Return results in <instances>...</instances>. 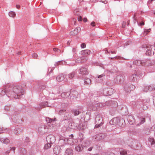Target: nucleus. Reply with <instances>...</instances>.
<instances>
[{"label":"nucleus","mask_w":155,"mask_h":155,"mask_svg":"<svg viewBox=\"0 0 155 155\" xmlns=\"http://www.w3.org/2000/svg\"><path fill=\"white\" fill-rule=\"evenodd\" d=\"M8 87L7 96L9 98L19 99L23 94L24 89L20 85L12 86L9 84H7Z\"/></svg>","instance_id":"f257e3e1"},{"label":"nucleus","mask_w":155,"mask_h":155,"mask_svg":"<svg viewBox=\"0 0 155 155\" xmlns=\"http://www.w3.org/2000/svg\"><path fill=\"white\" fill-rule=\"evenodd\" d=\"M91 96L90 97L91 103H87V104L88 106L91 107L93 110H96L97 109V108H96L95 107H94V108H93V106L96 107H104L105 105L107 104V101L103 104L101 103H97L96 104L95 103L94 104V103L93 102V95L91 94Z\"/></svg>","instance_id":"f03ea898"},{"label":"nucleus","mask_w":155,"mask_h":155,"mask_svg":"<svg viewBox=\"0 0 155 155\" xmlns=\"http://www.w3.org/2000/svg\"><path fill=\"white\" fill-rule=\"evenodd\" d=\"M73 137L74 135L72 134L69 136L68 138H64V139L63 140L65 143L72 145L74 144L75 143H76L77 142V140L74 139Z\"/></svg>","instance_id":"7ed1b4c3"},{"label":"nucleus","mask_w":155,"mask_h":155,"mask_svg":"<svg viewBox=\"0 0 155 155\" xmlns=\"http://www.w3.org/2000/svg\"><path fill=\"white\" fill-rule=\"evenodd\" d=\"M102 118L100 114L96 115L95 118V124H96L94 128H97L101 126L103 124Z\"/></svg>","instance_id":"20e7f679"},{"label":"nucleus","mask_w":155,"mask_h":155,"mask_svg":"<svg viewBox=\"0 0 155 155\" xmlns=\"http://www.w3.org/2000/svg\"><path fill=\"white\" fill-rule=\"evenodd\" d=\"M87 141H86L85 142H82V143L76 145L75 147V150L78 152H80L82 150L84 147L87 146L86 144Z\"/></svg>","instance_id":"39448f33"},{"label":"nucleus","mask_w":155,"mask_h":155,"mask_svg":"<svg viewBox=\"0 0 155 155\" xmlns=\"http://www.w3.org/2000/svg\"><path fill=\"white\" fill-rule=\"evenodd\" d=\"M135 87L134 85L131 84H126L125 86V90L126 92H130L131 91L135 89Z\"/></svg>","instance_id":"423d86ee"},{"label":"nucleus","mask_w":155,"mask_h":155,"mask_svg":"<svg viewBox=\"0 0 155 155\" xmlns=\"http://www.w3.org/2000/svg\"><path fill=\"white\" fill-rule=\"evenodd\" d=\"M46 140L47 143L53 144L55 142V137L53 135H49L47 137Z\"/></svg>","instance_id":"0eeeda50"},{"label":"nucleus","mask_w":155,"mask_h":155,"mask_svg":"<svg viewBox=\"0 0 155 155\" xmlns=\"http://www.w3.org/2000/svg\"><path fill=\"white\" fill-rule=\"evenodd\" d=\"M76 122V121H74L70 123L69 124V127L72 129H75L77 128L78 129V126H79V123Z\"/></svg>","instance_id":"6e6552de"},{"label":"nucleus","mask_w":155,"mask_h":155,"mask_svg":"<svg viewBox=\"0 0 155 155\" xmlns=\"http://www.w3.org/2000/svg\"><path fill=\"white\" fill-rule=\"evenodd\" d=\"M127 119L128 122L130 124H133L135 122V119L133 115H129L127 116Z\"/></svg>","instance_id":"1a4fd4ad"},{"label":"nucleus","mask_w":155,"mask_h":155,"mask_svg":"<svg viewBox=\"0 0 155 155\" xmlns=\"http://www.w3.org/2000/svg\"><path fill=\"white\" fill-rule=\"evenodd\" d=\"M124 75L120 74L117 75L116 78L117 82L120 83L123 82L124 80Z\"/></svg>","instance_id":"9d476101"},{"label":"nucleus","mask_w":155,"mask_h":155,"mask_svg":"<svg viewBox=\"0 0 155 155\" xmlns=\"http://www.w3.org/2000/svg\"><path fill=\"white\" fill-rule=\"evenodd\" d=\"M143 61H145L144 63L143 64V66H149L155 64V61L154 60L151 61V60L147 59Z\"/></svg>","instance_id":"9b49d317"},{"label":"nucleus","mask_w":155,"mask_h":155,"mask_svg":"<svg viewBox=\"0 0 155 155\" xmlns=\"http://www.w3.org/2000/svg\"><path fill=\"white\" fill-rule=\"evenodd\" d=\"M106 137L105 134L101 133L96 135L95 136V139L97 140H100L104 139Z\"/></svg>","instance_id":"f8f14e48"},{"label":"nucleus","mask_w":155,"mask_h":155,"mask_svg":"<svg viewBox=\"0 0 155 155\" xmlns=\"http://www.w3.org/2000/svg\"><path fill=\"white\" fill-rule=\"evenodd\" d=\"M52 104L49 105L47 101L43 102L41 103L40 104V108L42 109L46 107H52Z\"/></svg>","instance_id":"ddd939ff"},{"label":"nucleus","mask_w":155,"mask_h":155,"mask_svg":"<svg viewBox=\"0 0 155 155\" xmlns=\"http://www.w3.org/2000/svg\"><path fill=\"white\" fill-rule=\"evenodd\" d=\"M79 74H82L87 75L89 73L87 68L84 67L80 68L79 70Z\"/></svg>","instance_id":"4468645a"},{"label":"nucleus","mask_w":155,"mask_h":155,"mask_svg":"<svg viewBox=\"0 0 155 155\" xmlns=\"http://www.w3.org/2000/svg\"><path fill=\"white\" fill-rule=\"evenodd\" d=\"M137 74H133L130 77L129 79L132 82H136L137 81Z\"/></svg>","instance_id":"2eb2a0df"},{"label":"nucleus","mask_w":155,"mask_h":155,"mask_svg":"<svg viewBox=\"0 0 155 155\" xmlns=\"http://www.w3.org/2000/svg\"><path fill=\"white\" fill-rule=\"evenodd\" d=\"M46 127L44 125H41L38 128V131L41 134H43L46 132Z\"/></svg>","instance_id":"dca6fc26"},{"label":"nucleus","mask_w":155,"mask_h":155,"mask_svg":"<svg viewBox=\"0 0 155 155\" xmlns=\"http://www.w3.org/2000/svg\"><path fill=\"white\" fill-rule=\"evenodd\" d=\"M72 113L74 116L78 115L82 112V110L80 109H74L71 110Z\"/></svg>","instance_id":"f3484780"},{"label":"nucleus","mask_w":155,"mask_h":155,"mask_svg":"<svg viewBox=\"0 0 155 155\" xmlns=\"http://www.w3.org/2000/svg\"><path fill=\"white\" fill-rule=\"evenodd\" d=\"M81 30V28L80 27H78L74 29L73 31H72L70 32V35L73 36L76 35Z\"/></svg>","instance_id":"a211bd4d"},{"label":"nucleus","mask_w":155,"mask_h":155,"mask_svg":"<svg viewBox=\"0 0 155 155\" xmlns=\"http://www.w3.org/2000/svg\"><path fill=\"white\" fill-rule=\"evenodd\" d=\"M118 121H119L118 118H114L110 121L109 123L110 124L116 125H117Z\"/></svg>","instance_id":"6ab92c4d"},{"label":"nucleus","mask_w":155,"mask_h":155,"mask_svg":"<svg viewBox=\"0 0 155 155\" xmlns=\"http://www.w3.org/2000/svg\"><path fill=\"white\" fill-rule=\"evenodd\" d=\"M145 61L142 60H136L133 62V64L137 66H140L141 65L143 66V64L145 62Z\"/></svg>","instance_id":"aec40b11"},{"label":"nucleus","mask_w":155,"mask_h":155,"mask_svg":"<svg viewBox=\"0 0 155 155\" xmlns=\"http://www.w3.org/2000/svg\"><path fill=\"white\" fill-rule=\"evenodd\" d=\"M54 153L56 155L58 154L61 151V147L60 146H56L54 148Z\"/></svg>","instance_id":"412c9836"},{"label":"nucleus","mask_w":155,"mask_h":155,"mask_svg":"<svg viewBox=\"0 0 155 155\" xmlns=\"http://www.w3.org/2000/svg\"><path fill=\"white\" fill-rule=\"evenodd\" d=\"M117 125L120 127H123L125 124V121L122 118H119V121L117 122Z\"/></svg>","instance_id":"4be33fe9"},{"label":"nucleus","mask_w":155,"mask_h":155,"mask_svg":"<svg viewBox=\"0 0 155 155\" xmlns=\"http://www.w3.org/2000/svg\"><path fill=\"white\" fill-rule=\"evenodd\" d=\"M64 76L63 74L58 75L56 78V80L58 82L64 80Z\"/></svg>","instance_id":"5701e85b"},{"label":"nucleus","mask_w":155,"mask_h":155,"mask_svg":"<svg viewBox=\"0 0 155 155\" xmlns=\"http://www.w3.org/2000/svg\"><path fill=\"white\" fill-rule=\"evenodd\" d=\"M0 141L2 143L7 144L10 142V140L7 138L2 137L0 138Z\"/></svg>","instance_id":"b1692460"},{"label":"nucleus","mask_w":155,"mask_h":155,"mask_svg":"<svg viewBox=\"0 0 155 155\" xmlns=\"http://www.w3.org/2000/svg\"><path fill=\"white\" fill-rule=\"evenodd\" d=\"M71 93L70 92H63L61 94V97L64 98H66L70 95Z\"/></svg>","instance_id":"393cba45"},{"label":"nucleus","mask_w":155,"mask_h":155,"mask_svg":"<svg viewBox=\"0 0 155 155\" xmlns=\"http://www.w3.org/2000/svg\"><path fill=\"white\" fill-rule=\"evenodd\" d=\"M91 53V51L88 49L82 51H81V54L82 55H87Z\"/></svg>","instance_id":"a878e982"},{"label":"nucleus","mask_w":155,"mask_h":155,"mask_svg":"<svg viewBox=\"0 0 155 155\" xmlns=\"http://www.w3.org/2000/svg\"><path fill=\"white\" fill-rule=\"evenodd\" d=\"M73 150L70 148H68L65 151L64 155H72Z\"/></svg>","instance_id":"bb28decb"},{"label":"nucleus","mask_w":155,"mask_h":155,"mask_svg":"<svg viewBox=\"0 0 155 155\" xmlns=\"http://www.w3.org/2000/svg\"><path fill=\"white\" fill-rule=\"evenodd\" d=\"M87 128V126L85 123H82V124L79 123V126H78V129L80 130H83Z\"/></svg>","instance_id":"cd10ccee"},{"label":"nucleus","mask_w":155,"mask_h":155,"mask_svg":"<svg viewBox=\"0 0 155 155\" xmlns=\"http://www.w3.org/2000/svg\"><path fill=\"white\" fill-rule=\"evenodd\" d=\"M105 76V74H104L99 75L98 76L97 78L96 79L97 81H99V82H101L103 80V77Z\"/></svg>","instance_id":"c85d7f7f"},{"label":"nucleus","mask_w":155,"mask_h":155,"mask_svg":"<svg viewBox=\"0 0 155 155\" xmlns=\"http://www.w3.org/2000/svg\"><path fill=\"white\" fill-rule=\"evenodd\" d=\"M71 94V95H72V96L73 97L72 98V99H74V98L77 97L78 95V92L75 91H72ZM72 97V95H71V98Z\"/></svg>","instance_id":"c756f323"},{"label":"nucleus","mask_w":155,"mask_h":155,"mask_svg":"<svg viewBox=\"0 0 155 155\" xmlns=\"http://www.w3.org/2000/svg\"><path fill=\"white\" fill-rule=\"evenodd\" d=\"M84 81V84L87 85H90L91 83V80L88 78H85Z\"/></svg>","instance_id":"7c9ffc66"},{"label":"nucleus","mask_w":155,"mask_h":155,"mask_svg":"<svg viewBox=\"0 0 155 155\" xmlns=\"http://www.w3.org/2000/svg\"><path fill=\"white\" fill-rule=\"evenodd\" d=\"M4 90H3L1 93V95H3L5 94H6L7 96V90H8V87H7V85L5 86V87H4Z\"/></svg>","instance_id":"2f4dec72"},{"label":"nucleus","mask_w":155,"mask_h":155,"mask_svg":"<svg viewBox=\"0 0 155 155\" xmlns=\"http://www.w3.org/2000/svg\"><path fill=\"white\" fill-rule=\"evenodd\" d=\"M147 51H146V54L148 56H151L154 54V52L152 51V50L150 49H148Z\"/></svg>","instance_id":"473e14b6"},{"label":"nucleus","mask_w":155,"mask_h":155,"mask_svg":"<svg viewBox=\"0 0 155 155\" xmlns=\"http://www.w3.org/2000/svg\"><path fill=\"white\" fill-rule=\"evenodd\" d=\"M22 131V130L20 128H16L15 129L14 133L15 134H18L21 133Z\"/></svg>","instance_id":"72a5a7b5"},{"label":"nucleus","mask_w":155,"mask_h":155,"mask_svg":"<svg viewBox=\"0 0 155 155\" xmlns=\"http://www.w3.org/2000/svg\"><path fill=\"white\" fill-rule=\"evenodd\" d=\"M143 91V92H147L148 91H150L149 86L147 85H145L144 87L142 88Z\"/></svg>","instance_id":"f704fd0d"},{"label":"nucleus","mask_w":155,"mask_h":155,"mask_svg":"<svg viewBox=\"0 0 155 155\" xmlns=\"http://www.w3.org/2000/svg\"><path fill=\"white\" fill-rule=\"evenodd\" d=\"M107 92H108L107 94L109 95H111L112 94L113 91L114 90L111 88H107L106 90Z\"/></svg>","instance_id":"c9c22d12"},{"label":"nucleus","mask_w":155,"mask_h":155,"mask_svg":"<svg viewBox=\"0 0 155 155\" xmlns=\"http://www.w3.org/2000/svg\"><path fill=\"white\" fill-rule=\"evenodd\" d=\"M150 91H152L155 89V84H151L149 85Z\"/></svg>","instance_id":"e433bc0d"},{"label":"nucleus","mask_w":155,"mask_h":155,"mask_svg":"<svg viewBox=\"0 0 155 155\" xmlns=\"http://www.w3.org/2000/svg\"><path fill=\"white\" fill-rule=\"evenodd\" d=\"M75 75V73L74 72H72L70 74H69L68 76V78L70 79H71L74 77Z\"/></svg>","instance_id":"4c0bfd02"},{"label":"nucleus","mask_w":155,"mask_h":155,"mask_svg":"<svg viewBox=\"0 0 155 155\" xmlns=\"http://www.w3.org/2000/svg\"><path fill=\"white\" fill-rule=\"evenodd\" d=\"M66 110L64 109L60 110L58 113L59 115H62L66 113Z\"/></svg>","instance_id":"58836bf2"},{"label":"nucleus","mask_w":155,"mask_h":155,"mask_svg":"<svg viewBox=\"0 0 155 155\" xmlns=\"http://www.w3.org/2000/svg\"><path fill=\"white\" fill-rule=\"evenodd\" d=\"M51 144H51L50 143H47V144H46L45 146H44V149H47L48 148H49L51 146Z\"/></svg>","instance_id":"ea45409f"},{"label":"nucleus","mask_w":155,"mask_h":155,"mask_svg":"<svg viewBox=\"0 0 155 155\" xmlns=\"http://www.w3.org/2000/svg\"><path fill=\"white\" fill-rule=\"evenodd\" d=\"M9 15L12 17H14L16 15L15 13L13 11H11L9 13Z\"/></svg>","instance_id":"a19ab883"},{"label":"nucleus","mask_w":155,"mask_h":155,"mask_svg":"<svg viewBox=\"0 0 155 155\" xmlns=\"http://www.w3.org/2000/svg\"><path fill=\"white\" fill-rule=\"evenodd\" d=\"M143 48H146L147 49V50H148V49H152L153 48V45H145V47L144 46Z\"/></svg>","instance_id":"79ce46f5"},{"label":"nucleus","mask_w":155,"mask_h":155,"mask_svg":"<svg viewBox=\"0 0 155 155\" xmlns=\"http://www.w3.org/2000/svg\"><path fill=\"white\" fill-rule=\"evenodd\" d=\"M46 121L48 123H53V119L49 117H46Z\"/></svg>","instance_id":"37998d69"},{"label":"nucleus","mask_w":155,"mask_h":155,"mask_svg":"<svg viewBox=\"0 0 155 155\" xmlns=\"http://www.w3.org/2000/svg\"><path fill=\"white\" fill-rule=\"evenodd\" d=\"M20 152L23 154H25L26 152V151L25 148H21L19 149Z\"/></svg>","instance_id":"c03bdc74"},{"label":"nucleus","mask_w":155,"mask_h":155,"mask_svg":"<svg viewBox=\"0 0 155 155\" xmlns=\"http://www.w3.org/2000/svg\"><path fill=\"white\" fill-rule=\"evenodd\" d=\"M140 124H143L144 122H145V119L144 118L140 117Z\"/></svg>","instance_id":"a18cd8bd"},{"label":"nucleus","mask_w":155,"mask_h":155,"mask_svg":"<svg viewBox=\"0 0 155 155\" xmlns=\"http://www.w3.org/2000/svg\"><path fill=\"white\" fill-rule=\"evenodd\" d=\"M81 59L82 63L85 62L87 60V58L85 56H82L81 57Z\"/></svg>","instance_id":"49530a36"},{"label":"nucleus","mask_w":155,"mask_h":155,"mask_svg":"<svg viewBox=\"0 0 155 155\" xmlns=\"http://www.w3.org/2000/svg\"><path fill=\"white\" fill-rule=\"evenodd\" d=\"M127 152L124 150H123V149H121L120 151V153L121 155H124L127 154Z\"/></svg>","instance_id":"de8ad7c7"},{"label":"nucleus","mask_w":155,"mask_h":155,"mask_svg":"<svg viewBox=\"0 0 155 155\" xmlns=\"http://www.w3.org/2000/svg\"><path fill=\"white\" fill-rule=\"evenodd\" d=\"M70 118V116L68 114L66 113H65V114L64 115V118L65 120H67L68 119H69Z\"/></svg>","instance_id":"09e8293b"},{"label":"nucleus","mask_w":155,"mask_h":155,"mask_svg":"<svg viewBox=\"0 0 155 155\" xmlns=\"http://www.w3.org/2000/svg\"><path fill=\"white\" fill-rule=\"evenodd\" d=\"M75 62L78 63H82L81 57L80 58H78L76 59L75 60Z\"/></svg>","instance_id":"8fccbe9b"},{"label":"nucleus","mask_w":155,"mask_h":155,"mask_svg":"<svg viewBox=\"0 0 155 155\" xmlns=\"http://www.w3.org/2000/svg\"><path fill=\"white\" fill-rule=\"evenodd\" d=\"M150 30L151 29L150 28L144 30V34L145 35H147L149 32H150Z\"/></svg>","instance_id":"3c124183"},{"label":"nucleus","mask_w":155,"mask_h":155,"mask_svg":"<svg viewBox=\"0 0 155 155\" xmlns=\"http://www.w3.org/2000/svg\"><path fill=\"white\" fill-rule=\"evenodd\" d=\"M53 50L55 52L58 53H60L61 52V50L57 48H54Z\"/></svg>","instance_id":"603ef678"},{"label":"nucleus","mask_w":155,"mask_h":155,"mask_svg":"<svg viewBox=\"0 0 155 155\" xmlns=\"http://www.w3.org/2000/svg\"><path fill=\"white\" fill-rule=\"evenodd\" d=\"M140 21V19H138V21H137V23L138 25L139 26H141L142 25H144V23L143 21H142L141 22L139 23V21Z\"/></svg>","instance_id":"864d4df0"},{"label":"nucleus","mask_w":155,"mask_h":155,"mask_svg":"<svg viewBox=\"0 0 155 155\" xmlns=\"http://www.w3.org/2000/svg\"><path fill=\"white\" fill-rule=\"evenodd\" d=\"M148 106H149V105L147 104H144L143 106V110H147V109L148 107Z\"/></svg>","instance_id":"5fc2aeb1"},{"label":"nucleus","mask_w":155,"mask_h":155,"mask_svg":"<svg viewBox=\"0 0 155 155\" xmlns=\"http://www.w3.org/2000/svg\"><path fill=\"white\" fill-rule=\"evenodd\" d=\"M32 56L34 58H36L38 57L37 54L34 52L32 54Z\"/></svg>","instance_id":"6e6d98bb"},{"label":"nucleus","mask_w":155,"mask_h":155,"mask_svg":"<svg viewBox=\"0 0 155 155\" xmlns=\"http://www.w3.org/2000/svg\"><path fill=\"white\" fill-rule=\"evenodd\" d=\"M133 18L134 19V24H135L136 22H137V21H138V20L137 21V17L135 15H134V16L133 17Z\"/></svg>","instance_id":"4d7b16f0"},{"label":"nucleus","mask_w":155,"mask_h":155,"mask_svg":"<svg viewBox=\"0 0 155 155\" xmlns=\"http://www.w3.org/2000/svg\"><path fill=\"white\" fill-rule=\"evenodd\" d=\"M150 142H151V144L152 145L153 144L155 143L154 140L152 138L151 139H150Z\"/></svg>","instance_id":"13d9d810"},{"label":"nucleus","mask_w":155,"mask_h":155,"mask_svg":"<svg viewBox=\"0 0 155 155\" xmlns=\"http://www.w3.org/2000/svg\"><path fill=\"white\" fill-rule=\"evenodd\" d=\"M30 140L29 137H26L25 138V140L26 142L27 143L29 142L30 141Z\"/></svg>","instance_id":"bf43d9fd"},{"label":"nucleus","mask_w":155,"mask_h":155,"mask_svg":"<svg viewBox=\"0 0 155 155\" xmlns=\"http://www.w3.org/2000/svg\"><path fill=\"white\" fill-rule=\"evenodd\" d=\"M106 155H115V154L112 152H107V153Z\"/></svg>","instance_id":"052dcab7"},{"label":"nucleus","mask_w":155,"mask_h":155,"mask_svg":"<svg viewBox=\"0 0 155 155\" xmlns=\"http://www.w3.org/2000/svg\"><path fill=\"white\" fill-rule=\"evenodd\" d=\"M86 45L85 43H83L81 45V47L82 48H84L86 47Z\"/></svg>","instance_id":"680f3d73"},{"label":"nucleus","mask_w":155,"mask_h":155,"mask_svg":"<svg viewBox=\"0 0 155 155\" xmlns=\"http://www.w3.org/2000/svg\"><path fill=\"white\" fill-rule=\"evenodd\" d=\"M126 22L125 21H123L122 23V27L124 28L125 27Z\"/></svg>","instance_id":"e2e57ef3"},{"label":"nucleus","mask_w":155,"mask_h":155,"mask_svg":"<svg viewBox=\"0 0 155 155\" xmlns=\"http://www.w3.org/2000/svg\"><path fill=\"white\" fill-rule=\"evenodd\" d=\"M54 69L53 68H49L48 69V71H50L48 74V75L50 73H51L52 71Z\"/></svg>","instance_id":"0e129e2a"},{"label":"nucleus","mask_w":155,"mask_h":155,"mask_svg":"<svg viewBox=\"0 0 155 155\" xmlns=\"http://www.w3.org/2000/svg\"><path fill=\"white\" fill-rule=\"evenodd\" d=\"M78 20L79 21H81L82 20V18L81 16L78 17Z\"/></svg>","instance_id":"69168bd1"},{"label":"nucleus","mask_w":155,"mask_h":155,"mask_svg":"<svg viewBox=\"0 0 155 155\" xmlns=\"http://www.w3.org/2000/svg\"><path fill=\"white\" fill-rule=\"evenodd\" d=\"M114 106H113V107H117L118 106V104L117 102L116 101H114Z\"/></svg>","instance_id":"338daca9"},{"label":"nucleus","mask_w":155,"mask_h":155,"mask_svg":"<svg viewBox=\"0 0 155 155\" xmlns=\"http://www.w3.org/2000/svg\"><path fill=\"white\" fill-rule=\"evenodd\" d=\"M4 109L5 110L8 111L9 110V107L8 106H5V107Z\"/></svg>","instance_id":"774afa93"}]
</instances>
